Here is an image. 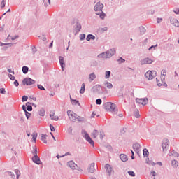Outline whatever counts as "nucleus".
<instances>
[{"instance_id": "obj_42", "label": "nucleus", "mask_w": 179, "mask_h": 179, "mask_svg": "<svg viewBox=\"0 0 179 179\" xmlns=\"http://www.w3.org/2000/svg\"><path fill=\"white\" fill-rule=\"evenodd\" d=\"M15 173L17 176V179H19V177H20V171L19 169H15Z\"/></svg>"}, {"instance_id": "obj_3", "label": "nucleus", "mask_w": 179, "mask_h": 179, "mask_svg": "<svg viewBox=\"0 0 179 179\" xmlns=\"http://www.w3.org/2000/svg\"><path fill=\"white\" fill-rule=\"evenodd\" d=\"M104 108L105 110H107V111L112 113V114H117L118 113V108H117V106L113 102H106L104 104Z\"/></svg>"}, {"instance_id": "obj_5", "label": "nucleus", "mask_w": 179, "mask_h": 179, "mask_svg": "<svg viewBox=\"0 0 179 179\" xmlns=\"http://www.w3.org/2000/svg\"><path fill=\"white\" fill-rule=\"evenodd\" d=\"M104 169L108 176H113L115 173L114 168L110 164H105Z\"/></svg>"}, {"instance_id": "obj_17", "label": "nucleus", "mask_w": 179, "mask_h": 179, "mask_svg": "<svg viewBox=\"0 0 179 179\" xmlns=\"http://www.w3.org/2000/svg\"><path fill=\"white\" fill-rule=\"evenodd\" d=\"M32 161L36 164H41V160H40V157H38V155L36 157H32Z\"/></svg>"}, {"instance_id": "obj_27", "label": "nucleus", "mask_w": 179, "mask_h": 179, "mask_svg": "<svg viewBox=\"0 0 179 179\" xmlns=\"http://www.w3.org/2000/svg\"><path fill=\"white\" fill-rule=\"evenodd\" d=\"M26 107L27 111H33V106H31V103H30V102L26 103Z\"/></svg>"}, {"instance_id": "obj_21", "label": "nucleus", "mask_w": 179, "mask_h": 179, "mask_svg": "<svg viewBox=\"0 0 179 179\" xmlns=\"http://www.w3.org/2000/svg\"><path fill=\"white\" fill-rule=\"evenodd\" d=\"M76 121H78V122H85V121H86V118L77 115Z\"/></svg>"}, {"instance_id": "obj_43", "label": "nucleus", "mask_w": 179, "mask_h": 179, "mask_svg": "<svg viewBox=\"0 0 179 179\" xmlns=\"http://www.w3.org/2000/svg\"><path fill=\"white\" fill-rule=\"evenodd\" d=\"M8 176H9L12 178H15V173L11 171H7Z\"/></svg>"}, {"instance_id": "obj_28", "label": "nucleus", "mask_w": 179, "mask_h": 179, "mask_svg": "<svg viewBox=\"0 0 179 179\" xmlns=\"http://www.w3.org/2000/svg\"><path fill=\"white\" fill-rule=\"evenodd\" d=\"M139 30H140V34L141 36H143V34H145V33H146V29L144 27H139Z\"/></svg>"}, {"instance_id": "obj_13", "label": "nucleus", "mask_w": 179, "mask_h": 179, "mask_svg": "<svg viewBox=\"0 0 179 179\" xmlns=\"http://www.w3.org/2000/svg\"><path fill=\"white\" fill-rule=\"evenodd\" d=\"M76 27H75V31H76V34H78V33H79L80 31V30H82V24H80V23H79V20H77L76 22Z\"/></svg>"}, {"instance_id": "obj_45", "label": "nucleus", "mask_w": 179, "mask_h": 179, "mask_svg": "<svg viewBox=\"0 0 179 179\" xmlns=\"http://www.w3.org/2000/svg\"><path fill=\"white\" fill-rule=\"evenodd\" d=\"M178 162H177V160L174 159L171 162V164L172 166H173V167H177V164H178Z\"/></svg>"}, {"instance_id": "obj_39", "label": "nucleus", "mask_w": 179, "mask_h": 179, "mask_svg": "<svg viewBox=\"0 0 179 179\" xmlns=\"http://www.w3.org/2000/svg\"><path fill=\"white\" fill-rule=\"evenodd\" d=\"M86 141H87L91 144V145L94 148V141H93V139H92L91 137H90V138L87 139Z\"/></svg>"}, {"instance_id": "obj_25", "label": "nucleus", "mask_w": 179, "mask_h": 179, "mask_svg": "<svg viewBox=\"0 0 179 179\" xmlns=\"http://www.w3.org/2000/svg\"><path fill=\"white\" fill-rule=\"evenodd\" d=\"M87 41H90V40H96V36L93 34H88L86 38Z\"/></svg>"}, {"instance_id": "obj_24", "label": "nucleus", "mask_w": 179, "mask_h": 179, "mask_svg": "<svg viewBox=\"0 0 179 179\" xmlns=\"http://www.w3.org/2000/svg\"><path fill=\"white\" fill-rule=\"evenodd\" d=\"M103 85L106 86V87H107V89H113V85L108 81H105Z\"/></svg>"}, {"instance_id": "obj_63", "label": "nucleus", "mask_w": 179, "mask_h": 179, "mask_svg": "<svg viewBox=\"0 0 179 179\" xmlns=\"http://www.w3.org/2000/svg\"><path fill=\"white\" fill-rule=\"evenodd\" d=\"M173 12L176 15H179V8H176Z\"/></svg>"}, {"instance_id": "obj_23", "label": "nucleus", "mask_w": 179, "mask_h": 179, "mask_svg": "<svg viewBox=\"0 0 179 179\" xmlns=\"http://www.w3.org/2000/svg\"><path fill=\"white\" fill-rule=\"evenodd\" d=\"M120 157L122 162H128V157L127 156V155L121 154L120 155Z\"/></svg>"}, {"instance_id": "obj_22", "label": "nucleus", "mask_w": 179, "mask_h": 179, "mask_svg": "<svg viewBox=\"0 0 179 179\" xmlns=\"http://www.w3.org/2000/svg\"><path fill=\"white\" fill-rule=\"evenodd\" d=\"M100 134V131H99L98 130L95 129L92 131V138H94V139H96V138L97 136H99V134Z\"/></svg>"}, {"instance_id": "obj_46", "label": "nucleus", "mask_w": 179, "mask_h": 179, "mask_svg": "<svg viewBox=\"0 0 179 179\" xmlns=\"http://www.w3.org/2000/svg\"><path fill=\"white\" fill-rule=\"evenodd\" d=\"M24 113H25L27 120H29L30 118V117L31 116V113H29L27 110L25 111Z\"/></svg>"}, {"instance_id": "obj_60", "label": "nucleus", "mask_w": 179, "mask_h": 179, "mask_svg": "<svg viewBox=\"0 0 179 179\" xmlns=\"http://www.w3.org/2000/svg\"><path fill=\"white\" fill-rule=\"evenodd\" d=\"M50 129L51 132H54V131H55V128L54 127V126H52V124L50 125Z\"/></svg>"}, {"instance_id": "obj_40", "label": "nucleus", "mask_w": 179, "mask_h": 179, "mask_svg": "<svg viewBox=\"0 0 179 179\" xmlns=\"http://www.w3.org/2000/svg\"><path fill=\"white\" fill-rule=\"evenodd\" d=\"M171 155H172V156H174L175 157H178V156H179V154H178V152H177L176 150H172L171 151Z\"/></svg>"}, {"instance_id": "obj_26", "label": "nucleus", "mask_w": 179, "mask_h": 179, "mask_svg": "<svg viewBox=\"0 0 179 179\" xmlns=\"http://www.w3.org/2000/svg\"><path fill=\"white\" fill-rule=\"evenodd\" d=\"M70 100H71L72 104H74V106H76L77 104H78V106H80V103H79V101L72 99V97L71 96H70Z\"/></svg>"}, {"instance_id": "obj_58", "label": "nucleus", "mask_w": 179, "mask_h": 179, "mask_svg": "<svg viewBox=\"0 0 179 179\" xmlns=\"http://www.w3.org/2000/svg\"><path fill=\"white\" fill-rule=\"evenodd\" d=\"M14 85L17 87L19 86V81L17 80H14Z\"/></svg>"}, {"instance_id": "obj_8", "label": "nucleus", "mask_w": 179, "mask_h": 179, "mask_svg": "<svg viewBox=\"0 0 179 179\" xmlns=\"http://www.w3.org/2000/svg\"><path fill=\"white\" fill-rule=\"evenodd\" d=\"M136 103H138V104H141L142 106H146V104H148V98H136Z\"/></svg>"}, {"instance_id": "obj_12", "label": "nucleus", "mask_w": 179, "mask_h": 179, "mask_svg": "<svg viewBox=\"0 0 179 179\" xmlns=\"http://www.w3.org/2000/svg\"><path fill=\"white\" fill-rule=\"evenodd\" d=\"M170 23L173 24L175 27H179V21L177 19L173 18V17H169Z\"/></svg>"}, {"instance_id": "obj_61", "label": "nucleus", "mask_w": 179, "mask_h": 179, "mask_svg": "<svg viewBox=\"0 0 179 179\" xmlns=\"http://www.w3.org/2000/svg\"><path fill=\"white\" fill-rule=\"evenodd\" d=\"M32 52H33V54H36V52H37V50L36 49V46L32 47Z\"/></svg>"}, {"instance_id": "obj_33", "label": "nucleus", "mask_w": 179, "mask_h": 179, "mask_svg": "<svg viewBox=\"0 0 179 179\" xmlns=\"http://www.w3.org/2000/svg\"><path fill=\"white\" fill-rule=\"evenodd\" d=\"M22 71L24 75H26L29 72V67L24 66L22 69Z\"/></svg>"}, {"instance_id": "obj_32", "label": "nucleus", "mask_w": 179, "mask_h": 179, "mask_svg": "<svg viewBox=\"0 0 179 179\" xmlns=\"http://www.w3.org/2000/svg\"><path fill=\"white\" fill-rule=\"evenodd\" d=\"M47 136H48L46 134H42L41 135V141H43V143H47Z\"/></svg>"}, {"instance_id": "obj_30", "label": "nucleus", "mask_w": 179, "mask_h": 179, "mask_svg": "<svg viewBox=\"0 0 179 179\" xmlns=\"http://www.w3.org/2000/svg\"><path fill=\"white\" fill-rule=\"evenodd\" d=\"M38 151H37V146L34 145L33 147V151H32V155L34 157L38 156L37 155Z\"/></svg>"}, {"instance_id": "obj_2", "label": "nucleus", "mask_w": 179, "mask_h": 179, "mask_svg": "<svg viewBox=\"0 0 179 179\" xmlns=\"http://www.w3.org/2000/svg\"><path fill=\"white\" fill-rule=\"evenodd\" d=\"M116 52L115 48H112L106 52H102L98 55V58L101 59H107V58H111Z\"/></svg>"}, {"instance_id": "obj_6", "label": "nucleus", "mask_w": 179, "mask_h": 179, "mask_svg": "<svg viewBox=\"0 0 179 179\" xmlns=\"http://www.w3.org/2000/svg\"><path fill=\"white\" fill-rule=\"evenodd\" d=\"M34 83H36V80L30 78H25L22 80V84L24 86H31V85H34Z\"/></svg>"}, {"instance_id": "obj_35", "label": "nucleus", "mask_w": 179, "mask_h": 179, "mask_svg": "<svg viewBox=\"0 0 179 179\" xmlns=\"http://www.w3.org/2000/svg\"><path fill=\"white\" fill-rule=\"evenodd\" d=\"M39 115L41 117H44L45 115V110H44V108H41L40 110H39Z\"/></svg>"}, {"instance_id": "obj_11", "label": "nucleus", "mask_w": 179, "mask_h": 179, "mask_svg": "<svg viewBox=\"0 0 179 179\" xmlns=\"http://www.w3.org/2000/svg\"><path fill=\"white\" fill-rule=\"evenodd\" d=\"M153 60L149 57H145L143 59L141 60V64L145 65V64H152Z\"/></svg>"}, {"instance_id": "obj_29", "label": "nucleus", "mask_w": 179, "mask_h": 179, "mask_svg": "<svg viewBox=\"0 0 179 179\" xmlns=\"http://www.w3.org/2000/svg\"><path fill=\"white\" fill-rule=\"evenodd\" d=\"M110 77H111V71H106L105 72V79H110Z\"/></svg>"}, {"instance_id": "obj_31", "label": "nucleus", "mask_w": 179, "mask_h": 179, "mask_svg": "<svg viewBox=\"0 0 179 179\" xmlns=\"http://www.w3.org/2000/svg\"><path fill=\"white\" fill-rule=\"evenodd\" d=\"M86 87V84L83 83L81 85V88L80 90V94H83V93H85V87Z\"/></svg>"}, {"instance_id": "obj_18", "label": "nucleus", "mask_w": 179, "mask_h": 179, "mask_svg": "<svg viewBox=\"0 0 179 179\" xmlns=\"http://www.w3.org/2000/svg\"><path fill=\"white\" fill-rule=\"evenodd\" d=\"M59 64H60V66L62 68V70L64 71V69L65 68V63L64 62V57L60 56L59 57Z\"/></svg>"}, {"instance_id": "obj_59", "label": "nucleus", "mask_w": 179, "mask_h": 179, "mask_svg": "<svg viewBox=\"0 0 179 179\" xmlns=\"http://www.w3.org/2000/svg\"><path fill=\"white\" fill-rule=\"evenodd\" d=\"M156 47H157V44H156L155 45H152L150 46L148 50L149 51H150V50H152V48H154V50H156Z\"/></svg>"}, {"instance_id": "obj_1", "label": "nucleus", "mask_w": 179, "mask_h": 179, "mask_svg": "<svg viewBox=\"0 0 179 179\" xmlns=\"http://www.w3.org/2000/svg\"><path fill=\"white\" fill-rule=\"evenodd\" d=\"M103 8H104V4L100 1L97 2L94 6V12H99L96 13L95 15H96V16H99L101 20H104V19H106V16H107V14H106L103 10Z\"/></svg>"}, {"instance_id": "obj_44", "label": "nucleus", "mask_w": 179, "mask_h": 179, "mask_svg": "<svg viewBox=\"0 0 179 179\" xmlns=\"http://www.w3.org/2000/svg\"><path fill=\"white\" fill-rule=\"evenodd\" d=\"M5 5H6V1H5V0H2L1 3V9H3V8H5Z\"/></svg>"}, {"instance_id": "obj_19", "label": "nucleus", "mask_w": 179, "mask_h": 179, "mask_svg": "<svg viewBox=\"0 0 179 179\" xmlns=\"http://www.w3.org/2000/svg\"><path fill=\"white\" fill-rule=\"evenodd\" d=\"M55 113H54V111H51L50 113V117L51 118V120H52L53 121H58V120H59V117L58 116H55Z\"/></svg>"}, {"instance_id": "obj_14", "label": "nucleus", "mask_w": 179, "mask_h": 179, "mask_svg": "<svg viewBox=\"0 0 179 179\" xmlns=\"http://www.w3.org/2000/svg\"><path fill=\"white\" fill-rule=\"evenodd\" d=\"M67 166L70 167V169H72V170L76 169V167H78V165L75 164L73 161H69L67 162Z\"/></svg>"}, {"instance_id": "obj_38", "label": "nucleus", "mask_w": 179, "mask_h": 179, "mask_svg": "<svg viewBox=\"0 0 179 179\" xmlns=\"http://www.w3.org/2000/svg\"><path fill=\"white\" fill-rule=\"evenodd\" d=\"M104 136H106V135L104 134V131H103L102 130H101L99 131V138L101 140H103L104 138Z\"/></svg>"}, {"instance_id": "obj_48", "label": "nucleus", "mask_w": 179, "mask_h": 179, "mask_svg": "<svg viewBox=\"0 0 179 179\" xmlns=\"http://www.w3.org/2000/svg\"><path fill=\"white\" fill-rule=\"evenodd\" d=\"M101 103H103V101L101 100V99H97L96 100V103L98 105V106H100L101 104Z\"/></svg>"}, {"instance_id": "obj_41", "label": "nucleus", "mask_w": 179, "mask_h": 179, "mask_svg": "<svg viewBox=\"0 0 179 179\" xmlns=\"http://www.w3.org/2000/svg\"><path fill=\"white\" fill-rule=\"evenodd\" d=\"M3 45H8L9 47H12L13 44L12 43H3L2 42H0V47H3Z\"/></svg>"}, {"instance_id": "obj_57", "label": "nucleus", "mask_w": 179, "mask_h": 179, "mask_svg": "<svg viewBox=\"0 0 179 179\" xmlns=\"http://www.w3.org/2000/svg\"><path fill=\"white\" fill-rule=\"evenodd\" d=\"M0 93L1 94H5V93H6V91H5V88H0Z\"/></svg>"}, {"instance_id": "obj_4", "label": "nucleus", "mask_w": 179, "mask_h": 179, "mask_svg": "<svg viewBox=\"0 0 179 179\" xmlns=\"http://www.w3.org/2000/svg\"><path fill=\"white\" fill-rule=\"evenodd\" d=\"M157 75V72L156 71H148L145 73V78L148 79V80H152V79H155Z\"/></svg>"}, {"instance_id": "obj_36", "label": "nucleus", "mask_w": 179, "mask_h": 179, "mask_svg": "<svg viewBox=\"0 0 179 179\" xmlns=\"http://www.w3.org/2000/svg\"><path fill=\"white\" fill-rule=\"evenodd\" d=\"M31 136H32V139H33L34 142H35V143H36V142H37V133H33L31 134Z\"/></svg>"}, {"instance_id": "obj_50", "label": "nucleus", "mask_w": 179, "mask_h": 179, "mask_svg": "<svg viewBox=\"0 0 179 179\" xmlns=\"http://www.w3.org/2000/svg\"><path fill=\"white\" fill-rule=\"evenodd\" d=\"M85 38H86V35L85 34H81L80 35V40L83 41Z\"/></svg>"}, {"instance_id": "obj_10", "label": "nucleus", "mask_w": 179, "mask_h": 179, "mask_svg": "<svg viewBox=\"0 0 179 179\" xmlns=\"http://www.w3.org/2000/svg\"><path fill=\"white\" fill-rule=\"evenodd\" d=\"M102 88L103 87H101V85L97 84L92 87V92H94V93H98L99 94H100V93H101Z\"/></svg>"}, {"instance_id": "obj_64", "label": "nucleus", "mask_w": 179, "mask_h": 179, "mask_svg": "<svg viewBox=\"0 0 179 179\" xmlns=\"http://www.w3.org/2000/svg\"><path fill=\"white\" fill-rule=\"evenodd\" d=\"M163 22V18H157V23H162Z\"/></svg>"}, {"instance_id": "obj_9", "label": "nucleus", "mask_w": 179, "mask_h": 179, "mask_svg": "<svg viewBox=\"0 0 179 179\" xmlns=\"http://www.w3.org/2000/svg\"><path fill=\"white\" fill-rule=\"evenodd\" d=\"M169 143H170V141H169V139L164 138L163 140L162 148L163 149V152H167V146H169Z\"/></svg>"}, {"instance_id": "obj_51", "label": "nucleus", "mask_w": 179, "mask_h": 179, "mask_svg": "<svg viewBox=\"0 0 179 179\" xmlns=\"http://www.w3.org/2000/svg\"><path fill=\"white\" fill-rule=\"evenodd\" d=\"M117 61H118V62H119L120 64H124V62H125V59H123L122 57L119 58V59H117Z\"/></svg>"}, {"instance_id": "obj_55", "label": "nucleus", "mask_w": 179, "mask_h": 179, "mask_svg": "<svg viewBox=\"0 0 179 179\" xmlns=\"http://www.w3.org/2000/svg\"><path fill=\"white\" fill-rule=\"evenodd\" d=\"M161 75L162 76H166V75H167V72H166L165 69H163L161 72Z\"/></svg>"}, {"instance_id": "obj_56", "label": "nucleus", "mask_w": 179, "mask_h": 179, "mask_svg": "<svg viewBox=\"0 0 179 179\" xmlns=\"http://www.w3.org/2000/svg\"><path fill=\"white\" fill-rule=\"evenodd\" d=\"M8 78L10 80H15V76H13L12 74H8Z\"/></svg>"}, {"instance_id": "obj_16", "label": "nucleus", "mask_w": 179, "mask_h": 179, "mask_svg": "<svg viewBox=\"0 0 179 179\" xmlns=\"http://www.w3.org/2000/svg\"><path fill=\"white\" fill-rule=\"evenodd\" d=\"M139 149H141V145L138 143L133 144V150L136 153H139Z\"/></svg>"}, {"instance_id": "obj_34", "label": "nucleus", "mask_w": 179, "mask_h": 179, "mask_svg": "<svg viewBox=\"0 0 179 179\" xmlns=\"http://www.w3.org/2000/svg\"><path fill=\"white\" fill-rule=\"evenodd\" d=\"M143 156H145V157H148V156H149V151L148 150V149L144 148L143 150Z\"/></svg>"}, {"instance_id": "obj_62", "label": "nucleus", "mask_w": 179, "mask_h": 179, "mask_svg": "<svg viewBox=\"0 0 179 179\" xmlns=\"http://www.w3.org/2000/svg\"><path fill=\"white\" fill-rule=\"evenodd\" d=\"M7 71L9 73H13V75H15V71H12V69H8Z\"/></svg>"}, {"instance_id": "obj_49", "label": "nucleus", "mask_w": 179, "mask_h": 179, "mask_svg": "<svg viewBox=\"0 0 179 179\" xmlns=\"http://www.w3.org/2000/svg\"><path fill=\"white\" fill-rule=\"evenodd\" d=\"M147 164H151V166H155L156 163L153 162L152 160L148 159Z\"/></svg>"}, {"instance_id": "obj_7", "label": "nucleus", "mask_w": 179, "mask_h": 179, "mask_svg": "<svg viewBox=\"0 0 179 179\" xmlns=\"http://www.w3.org/2000/svg\"><path fill=\"white\" fill-rule=\"evenodd\" d=\"M67 115L71 121H72L73 122H75V121H76V116L78 115V114L73 113L72 110H67Z\"/></svg>"}, {"instance_id": "obj_15", "label": "nucleus", "mask_w": 179, "mask_h": 179, "mask_svg": "<svg viewBox=\"0 0 179 179\" xmlns=\"http://www.w3.org/2000/svg\"><path fill=\"white\" fill-rule=\"evenodd\" d=\"M94 166H95V164L94 163H91L88 168H87V171H88V173H94V170H96L94 169Z\"/></svg>"}, {"instance_id": "obj_52", "label": "nucleus", "mask_w": 179, "mask_h": 179, "mask_svg": "<svg viewBox=\"0 0 179 179\" xmlns=\"http://www.w3.org/2000/svg\"><path fill=\"white\" fill-rule=\"evenodd\" d=\"M37 87L38 89H39L40 90H45V88H44V87L40 84L37 85Z\"/></svg>"}, {"instance_id": "obj_53", "label": "nucleus", "mask_w": 179, "mask_h": 179, "mask_svg": "<svg viewBox=\"0 0 179 179\" xmlns=\"http://www.w3.org/2000/svg\"><path fill=\"white\" fill-rule=\"evenodd\" d=\"M128 174H129V176H131V177H135V172H134L132 171H129Z\"/></svg>"}, {"instance_id": "obj_37", "label": "nucleus", "mask_w": 179, "mask_h": 179, "mask_svg": "<svg viewBox=\"0 0 179 179\" xmlns=\"http://www.w3.org/2000/svg\"><path fill=\"white\" fill-rule=\"evenodd\" d=\"M90 79L91 82H93V80L96 79V74H94V73L90 74Z\"/></svg>"}, {"instance_id": "obj_54", "label": "nucleus", "mask_w": 179, "mask_h": 179, "mask_svg": "<svg viewBox=\"0 0 179 179\" xmlns=\"http://www.w3.org/2000/svg\"><path fill=\"white\" fill-rule=\"evenodd\" d=\"M134 117H136V118H139V117H141V115H139V110H137V111L134 113Z\"/></svg>"}, {"instance_id": "obj_20", "label": "nucleus", "mask_w": 179, "mask_h": 179, "mask_svg": "<svg viewBox=\"0 0 179 179\" xmlns=\"http://www.w3.org/2000/svg\"><path fill=\"white\" fill-rule=\"evenodd\" d=\"M81 134L86 141L87 139L90 138V136L89 135V134H87V131H86V130H82Z\"/></svg>"}, {"instance_id": "obj_47", "label": "nucleus", "mask_w": 179, "mask_h": 179, "mask_svg": "<svg viewBox=\"0 0 179 179\" xmlns=\"http://www.w3.org/2000/svg\"><path fill=\"white\" fill-rule=\"evenodd\" d=\"M29 99V97L26 95H24L22 98V103H24V101H27V99Z\"/></svg>"}]
</instances>
